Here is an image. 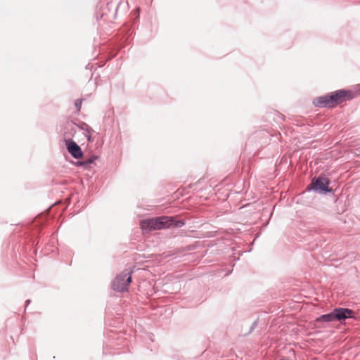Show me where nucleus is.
Segmentation results:
<instances>
[{
  "instance_id": "obj_1",
  "label": "nucleus",
  "mask_w": 360,
  "mask_h": 360,
  "mask_svg": "<svg viewBox=\"0 0 360 360\" xmlns=\"http://www.w3.org/2000/svg\"><path fill=\"white\" fill-rule=\"evenodd\" d=\"M353 98L354 94L352 91L340 89L315 98L313 101V105L321 108H333L337 104L349 101Z\"/></svg>"
},
{
  "instance_id": "obj_2",
  "label": "nucleus",
  "mask_w": 360,
  "mask_h": 360,
  "mask_svg": "<svg viewBox=\"0 0 360 360\" xmlns=\"http://www.w3.org/2000/svg\"><path fill=\"white\" fill-rule=\"evenodd\" d=\"M131 271L125 269L118 274L112 282V289L117 292L127 290L128 285L131 282Z\"/></svg>"
},
{
  "instance_id": "obj_3",
  "label": "nucleus",
  "mask_w": 360,
  "mask_h": 360,
  "mask_svg": "<svg viewBox=\"0 0 360 360\" xmlns=\"http://www.w3.org/2000/svg\"><path fill=\"white\" fill-rule=\"evenodd\" d=\"M329 183V180L327 178L314 177L308 186V190H313L319 193L326 194L332 191L328 187Z\"/></svg>"
},
{
  "instance_id": "obj_4",
  "label": "nucleus",
  "mask_w": 360,
  "mask_h": 360,
  "mask_svg": "<svg viewBox=\"0 0 360 360\" xmlns=\"http://www.w3.org/2000/svg\"><path fill=\"white\" fill-rule=\"evenodd\" d=\"M65 146L68 153L75 159H79L83 156V152L80 146L73 140L70 139V136H67Z\"/></svg>"
},
{
  "instance_id": "obj_5",
  "label": "nucleus",
  "mask_w": 360,
  "mask_h": 360,
  "mask_svg": "<svg viewBox=\"0 0 360 360\" xmlns=\"http://www.w3.org/2000/svg\"><path fill=\"white\" fill-rule=\"evenodd\" d=\"M336 321H342L347 319H356L355 312L348 308L338 307L333 309Z\"/></svg>"
},
{
  "instance_id": "obj_6",
  "label": "nucleus",
  "mask_w": 360,
  "mask_h": 360,
  "mask_svg": "<svg viewBox=\"0 0 360 360\" xmlns=\"http://www.w3.org/2000/svg\"><path fill=\"white\" fill-rule=\"evenodd\" d=\"M152 230H161L167 229V221H171L169 216H163L155 218H151Z\"/></svg>"
},
{
  "instance_id": "obj_7",
  "label": "nucleus",
  "mask_w": 360,
  "mask_h": 360,
  "mask_svg": "<svg viewBox=\"0 0 360 360\" xmlns=\"http://www.w3.org/2000/svg\"><path fill=\"white\" fill-rule=\"evenodd\" d=\"M77 132V124L72 122H67L65 124L63 132L64 141H67V136H70V139L72 140V137Z\"/></svg>"
},
{
  "instance_id": "obj_8",
  "label": "nucleus",
  "mask_w": 360,
  "mask_h": 360,
  "mask_svg": "<svg viewBox=\"0 0 360 360\" xmlns=\"http://www.w3.org/2000/svg\"><path fill=\"white\" fill-rule=\"evenodd\" d=\"M334 321H335V314H334L333 310L328 314H323L316 319V321L317 323H322V322L330 323Z\"/></svg>"
},
{
  "instance_id": "obj_9",
  "label": "nucleus",
  "mask_w": 360,
  "mask_h": 360,
  "mask_svg": "<svg viewBox=\"0 0 360 360\" xmlns=\"http://www.w3.org/2000/svg\"><path fill=\"white\" fill-rule=\"evenodd\" d=\"M169 218L171 221H167L166 225L167 229L171 227L181 228L185 225V221L183 219L176 220L173 217H169Z\"/></svg>"
},
{
  "instance_id": "obj_10",
  "label": "nucleus",
  "mask_w": 360,
  "mask_h": 360,
  "mask_svg": "<svg viewBox=\"0 0 360 360\" xmlns=\"http://www.w3.org/2000/svg\"><path fill=\"white\" fill-rule=\"evenodd\" d=\"M96 159H97V156L92 155L89 158H88L87 160L77 161L76 165L77 166H81V167H83L86 168L90 164H92L95 161V160H96Z\"/></svg>"
},
{
  "instance_id": "obj_11",
  "label": "nucleus",
  "mask_w": 360,
  "mask_h": 360,
  "mask_svg": "<svg viewBox=\"0 0 360 360\" xmlns=\"http://www.w3.org/2000/svg\"><path fill=\"white\" fill-rule=\"evenodd\" d=\"M140 226L142 230L143 231H150L152 230V224L150 219L141 220L140 222Z\"/></svg>"
},
{
  "instance_id": "obj_12",
  "label": "nucleus",
  "mask_w": 360,
  "mask_h": 360,
  "mask_svg": "<svg viewBox=\"0 0 360 360\" xmlns=\"http://www.w3.org/2000/svg\"><path fill=\"white\" fill-rule=\"evenodd\" d=\"M77 127H78L81 130L86 131L87 134H91V132L94 131L92 128L84 122H82L79 124H77Z\"/></svg>"
},
{
  "instance_id": "obj_13",
  "label": "nucleus",
  "mask_w": 360,
  "mask_h": 360,
  "mask_svg": "<svg viewBox=\"0 0 360 360\" xmlns=\"http://www.w3.org/2000/svg\"><path fill=\"white\" fill-rule=\"evenodd\" d=\"M82 99H77L75 102V107L78 111L81 110Z\"/></svg>"
},
{
  "instance_id": "obj_14",
  "label": "nucleus",
  "mask_w": 360,
  "mask_h": 360,
  "mask_svg": "<svg viewBox=\"0 0 360 360\" xmlns=\"http://www.w3.org/2000/svg\"><path fill=\"white\" fill-rule=\"evenodd\" d=\"M85 136L86 137V139L89 141H93L91 134L86 133V134H85Z\"/></svg>"
},
{
  "instance_id": "obj_15",
  "label": "nucleus",
  "mask_w": 360,
  "mask_h": 360,
  "mask_svg": "<svg viewBox=\"0 0 360 360\" xmlns=\"http://www.w3.org/2000/svg\"><path fill=\"white\" fill-rule=\"evenodd\" d=\"M30 302H31L30 300H27L25 302V307H27L30 304Z\"/></svg>"
},
{
  "instance_id": "obj_16",
  "label": "nucleus",
  "mask_w": 360,
  "mask_h": 360,
  "mask_svg": "<svg viewBox=\"0 0 360 360\" xmlns=\"http://www.w3.org/2000/svg\"><path fill=\"white\" fill-rule=\"evenodd\" d=\"M256 324H257V322H256V321H255V322H254V323H253V325H252V328H251V330H252V329H253V328L255 327V326Z\"/></svg>"
}]
</instances>
